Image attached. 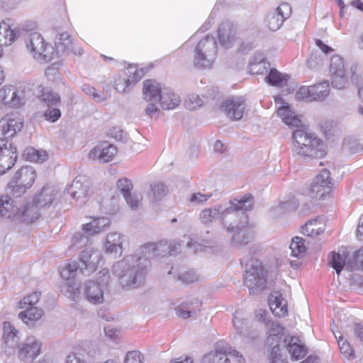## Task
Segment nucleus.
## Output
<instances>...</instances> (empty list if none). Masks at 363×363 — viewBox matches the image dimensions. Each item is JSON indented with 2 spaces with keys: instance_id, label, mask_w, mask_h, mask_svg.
Segmentation results:
<instances>
[{
  "instance_id": "obj_1",
  "label": "nucleus",
  "mask_w": 363,
  "mask_h": 363,
  "mask_svg": "<svg viewBox=\"0 0 363 363\" xmlns=\"http://www.w3.org/2000/svg\"><path fill=\"white\" fill-rule=\"evenodd\" d=\"M277 115L289 126L297 128L293 132L294 151L300 156L321 159L328 154V145L318 136L309 132L302 125V121L289 106L278 108Z\"/></svg>"
},
{
  "instance_id": "obj_2",
  "label": "nucleus",
  "mask_w": 363,
  "mask_h": 363,
  "mask_svg": "<svg viewBox=\"0 0 363 363\" xmlns=\"http://www.w3.org/2000/svg\"><path fill=\"white\" fill-rule=\"evenodd\" d=\"M150 267V261L137 252L116 262L112 267V272L117 277L120 285L129 290L144 284Z\"/></svg>"
},
{
  "instance_id": "obj_3",
  "label": "nucleus",
  "mask_w": 363,
  "mask_h": 363,
  "mask_svg": "<svg viewBox=\"0 0 363 363\" xmlns=\"http://www.w3.org/2000/svg\"><path fill=\"white\" fill-rule=\"evenodd\" d=\"M23 125V120L16 114L6 115L0 119V158L18 159L16 147L7 138L15 135Z\"/></svg>"
},
{
  "instance_id": "obj_4",
  "label": "nucleus",
  "mask_w": 363,
  "mask_h": 363,
  "mask_svg": "<svg viewBox=\"0 0 363 363\" xmlns=\"http://www.w3.org/2000/svg\"><path fill=\"white\" fill-rule=\"evenodd\" d=\"M109 279L108 269L104 268L99 272L96 279L86 281L84 286V294L86 301L94 305L103 303L105 294L108 291Z\"/></svg>"
},
{
  "instance_id": "obj_5",
  "label": "nucleus",
  "mask_w": 363,
  "mask_h": 363,
  "mask_svg": "<svg viewBox=\"0 0 363 363\" xmlns=\"http://www.w3.org/2000/svg\"><path fill=\"white\" fill-rule=\"evenodd\" d=\"M217 51L215 38L206 35L194 48V65L199 69L211 68L217 57Z\"/></svg>"
},
{
  "instance_id": "obj_6",
  "label": "nucleus",
  "mask_w": 363,
  "mask_h": 363,
  "mask_svg": "<svg viewBox=\"0 0 363 363\" xmlns=\"http://www.w3.org/2000/svg\"><path fill=\"white\" fill-rule=\"evenodd\" d=\"M267 273L259 259H252L246 264L244 283L250 294H257L265 289Z\"/></svg>"
},
{
  "instance_id": "obj_7",
  "label": "nucleus",
  "mask_w": 363,
  "mask_h": 363,
  "mask_svg": "<svg viewBox=\"0 0 363 363\" xmlns=\"http://www.w3.org/2000/svg\"><path fill=\"white\" fill-rule=\"evenodd\" d=\"M27 51L38 62H48L53 60L54 48L47 43L37 32L29 33L26 38Z\"/></svg>"
},
{
  "instance_id": "obj_8",
  "label": "nucleus",
  "mask_w": 363,
  "mask_h": 363,
  "mask_svg": "<svg viewBox=\"0 0 363 363\" xmlns=\"http://www.w3.org/2000/svg\"><path fill=\"white\" fill-rule=\"evenodd\" d=\"M230 206L225 208L221 213V220L227 224L231 220L249 223L248 217L244 211H250L254 204V198L251 195H245L242 199H233L230 201Z\"/></svg>"
},
{
  "instance_id": "obj_9",
  "label": "nucleus",
  "mask_w": 363,
  "mask_h": 363,
  "mask_svg": "<svg viewBox=\"0 0 363 363\" xmlns=\"http://www.w3.org/2000/svg\"><path fill=\"white\" fill-rule=\"evenodd\" d=\"M223 224L228 233L234 232L231 238V244L235 247H242L247 245L254 237L253 223L245 224L235 220Z\"/></svg>"
},
{
  "instance_id": "obj_10",
  "label": "nucleus",
  "mask_w": 363,
  "mask_h": 363,
  "mask_svg": "<svg viewBox=\"0 0 363 363\" xmlns=\"http://www.w3.org/2000/svg\"><path fill=\"white\" fill-rule=\"evenodd\" d=\"M228 355L238 359L239 363L245 361L239 352L233 350L228 343L220 342L216 344L213 351L203 356L202 363H230Z\"/></svg>"
},
{
  "instance_id": "obj_11",
  "label": "nucleus",
  "mask_w": 363,
  "mask_h": 363,
  "mask_svg": "<svg viewBox=\"0 0 363 363\" xmlns=\"http://www.w3.org/2000/svg\"><path fill=\"white\" fill-rule=\"evenodd\" d=\"M333 186L334 184L330 172L326 169H323L311 183L309 196L312 199H323L332 191Z\"/></svg>"
},
{
  "instance_id": "obj_12",
  "label": "nucleus",
  "mask_w": 363,
  "mask_h": 363,
  "mask_svg": "<svg viewBox=\"0 0 363 363\" xmlns=\"http://www.w3.org/2000/svg\"><path fill=\"white\" fill-rule=\"evenodd\" d=\"M40 352L41 342L33 336L27 337L17 347L18 358L24 363H33Z\"/></svg>"
},
{
  "instance_id": "obj_13",
  "label": "nucleus",
  "mask_w": 363,
  "mask_h": 363,
  "mask_svg": "<svg viewBox=\"0 0 363 363\" xmlns=\"http://www.w3.org/2000/svg\"><path fill=\"white\" fill-rule=\"evenodd\" d=\"M55 45L53 59L69 52L79 56L83 52L80 47L73 44L70 35L67 32H62L56 35Z\"/></svg>"
},
{
  "instance_id": "obj_14",
  "label": "nucleus",
  "mask_w": 363,
  "mask_h": 363,
  "mask_svg": "<svg viewBox=\"0 0 363 363\" xmlns=\"http://www.w3.org/2000/svg\"><path fill=\"white\" fill-rule=\"evenodd\" d=\"M221 108L230 119L240 120L245 110V100L240 96L229 97L223 102Z\"/></svg>"
},
{
  "instance_id": "obj_15",
  "label": "nucleus",
  "mask_w": 363,
  "mask_h": 363,
  "mask_svg": "<svg viewBox=\"0 0 363 363\" xmlns=\"http://www.w3.org/2000/svg\"><path fill=\"white\" fill-rule=\"evenodd\" d=\"M102 262V255L98 250L86 249L82 252L80 272L89 275L94 272Z\"/></svg>"
},
{
  "instance_id": "obj_16",
  "label": "nucleus",
  "mask_w": 363,
  "mask_h": 363,
  "mask_svg": "<svg viewBox=\"0 0 363 363\" xmlns=\"http://www.w3.org/2000/svg\"><path fill=\"white\" fill-rule=\"evenodd\" d=\"M138 252L139 255L147 258L148 260L154 257H164L167 254L173 255L170 245L165 241L145 244L140 247Z\"/></svg>"
},
{
  "instance_id": "obj_17",
  "label": "nucleus",
  "mask_w": 363,
  "mask_h": 363,
  "mask_svg": "<svg viewBox=\"0 0 363 363\" xmlns=\"http://www.w3.org/2000/svg\"><path fill=\"white\" fill-rule=\"evenodd\" d=\"M58 194L59 191L55 186L45 184L41 190L34 196L33 200L35 203L42 208L48 209L57 199Z\"/></svg>"
},
{
  "instance_id": "obj_18",
  "label": "nucleus",
  "mask_w": 363,
  "mask_h": 363,
  "mask_svg": "<svg viewBox=\"0 0 363 363\" xmlns=\"http://www.w3.org/2000/svg\"><path fill=\"white\" fill-rule=\"evenodd\" d=\"M201 302L197 298L189 297L182 301L176 308L175 311L177 315L186 319L188 318H195L201 311Z\"/></svg>"
},
{
  "instance_id": "obj_19",
  "label": "nucleus",
  "mask_w": 363,
  "mask_h": 363,
  "mask_svg": "<svg viewBox=\"0 0 363 363\" xmlns=\"http://www.w3.org/2000/svg\"><path fill=\"white\" fill-rule=\"evenodd\" d=\"M42 208L37 205L34 200L30 203L18 207V212L16 214V220L26 223H33L40 216V209Z\"/></svg>"
},
{
  "instance_id": "obj_20",
  "label": "nucleus",
  "mask_w": 363,
  "mask_h": 363,
  "mask_svg": "<svg viewBox=\"0 0 363 363\" xmlns=\"http://www.w3.org/2000/svg\"><path fill=\"white\" fill-rule=\"evenodd\" d=\"M289 10V6L287 4H281L278 6L274 11L270 12L267 14L266 21L267 22V26L272 31L278 30L284 20L289 15L288 13H284V11Z\"/></svg>"
},
{
  "instance_id": "obj_21",
  "label": "nucleus",
  "mask_w": 363,
  "mask_h": 363,
  "mask_svg": "<svg viewBox=\"0 0 363 363\" xmlns=\"http://www.w3.org/2000/svg\"><path fill=\"white\" fill-rule=\"evenodd\" d=\"M9 20L2 21L0 23V53L2 52L3 46L13 44L18 38V30L9 23Z\"/></svg>"
},
{
  "instance_id": "obj_22",
  "label": "nucleus",
  "mask_w": 363,
  "mask_h": 363,
  "mask_svg": "<svg viewBox=\"0 0 363 363\" xmlns=\"http://www.w3.org/2000/svg\"><path fill=\"white\" fill-rule=\"evenodd\" d=\"M118 152L117 147L108 141L99 143L89 153V159H113Z\"/></svg>"
},
{
  "instance_id": "obj_23",
  "label": "nucleus",
  "mask_w": 363,
  "mask_h": 363,
  "mask_svg": "<svg viewBox=\"0 0 363 363\" xmlns=\"http://www.w3.org/2000/svg\"><path fill=\"white\" fill-rule=\"evenodd\" d=\"M0 101L9 107L17 108L22 104L23 98L15 87L9 86L0 89Z\"/></svg>"
},
{
  "instance_id": "obj_24",
  "label": "nucleus",
  "mask_w": 363,
  "mask_h": 363,
  "mask_svg": "<svg viewBox=\"0 0 363 363\" xmlns=\"http://www.w3.org/2000/svg\"><path fill=\"white\" fill-rule=\"evenodd\" d=\"M4 334L3 339L5 345V352L10 354L11 351L8 349H13L19 344L18 341L20 337L18 336V331L13 326L10 322L4 323Z\"/></svg>"
},
{
  "instance_id": "obj_25",
  "label": "nucleus",
  "mask_w": 363,
  "mask_h": 363,
  "mask_svg": "<svg viewBox=\"0 0 363 363\" xmlns=\"http://www.w3.org/2000/svg\"><path fill=\"white\" fill-rule=\"evenodd\" d=\"M88 182L82 176L77 177L71 186H69V191L72 197L77 200H82V203H84V199L88 193Z\"/></svg>"
},
{
  "instance_id": "obj_26",
  "label": "nucleus",
  "mask_w": 363,
  "mask_h": 363,
  "mask_svg": "<svg viewBox=\"0 0 363 363\" xmlns=\"http://www.w3.org/2000/svg\"><path fill=\"white\" fill-rule=\"evenodd\" d=\"M284 342L292 359L298 360L306 354L307 348L298 337L286 336Z\"/></svg>"
},
{
  "instance_id": "obj_27",
  "label": "nucleus",
  "mask_w": 363,
  "mask_h": 363,
  "mask_svg": "<svg viewBox=\"0 0 363 363\" xmlns=\"http://www.w3.org/2000/svg\"><path fill=\"white\" fill-rule=\"evenodd\" d=\"M163 89L161 85L154 79H146L143 82V98L148 101H159Z\"/></svg>"
},
{
  "instance_id": "obj_28",
  "label": "nucleus",
  "mask_w": 363,
  "mask_h": 363,
  "mask_svg": "<svg viewBox=\"0 0 363 363\" xmlns=\"http://www.w3.org/2000/svg\"><path fill=\"white\" fill-rule=\"evenodd\" d=\"M235 33L234 27L230 22L222 23L218 30L220 44L225 48H229L235 40Z\"/></svg>"
},
{
  "instance_id": "obj_29",
  "label": "nucleus",
  "mask_w": 363,
  "mask_h": 363,
  "mask_svg": "<svg viewBox=\"0 0 363 363\" xmlns=\"http://www.w3.org/2000/svg\"><path fill=\"white\" fill-rule=\"evenodd\" d=\"M123 236L117 232L110 233L106 236L104 248L107 253L116 255L121 254Z\"/></svg>"
},
{
  "instance_id": "obj_30",
  "label": "nucleus",
  "mask_w": 363,
  "mask_h": 363,
  "mask_svg": "<svg viewBox=\"0 0 363 363\" xmlns=\"http://www.w3.org/2000/svg\"><path fill=\"white\" fill-rule=\"evenodd\" d=\"M161 107L164 110L174 109L181 104L180 96L169 88H164L159 99Z\"/></svg>"
},
{
  "instance_id": "obj_31",
  "label": "nucleus",
  "mask_w": 363,
  "mask_h": 363,
  "mask_svg": "<svg viewBox=\"0 0 363 363\" xmlns=\"http://www.w3.org/2000/svg\"><path fill=\"white\" fill-rule=\"evenodd\" d=\"M36 178V172L32 167H23L16 172L14 179L15 182H18L26 188L30 189L33 184Z\"/></svg>"
},
{
  "instance_id": "obj_32",
  "label": "nucleus",
  "mask_w": 363,
  "mask_h": 363,
  "mask_svg": "<svg viewBox=\"0 0 363 363\" xmlns=\"http://www.w3.org/2000/svg\"><path fill=\"white\" fill-rule=\"evenodd\" d=\"M329 263L335 270L337 274H340L342 269L347 270V264H352L351 257H349L345 250H339L337 252H332Z\"/></svg>"
},
{
  "instance_id": "obj_33",
  "label": "nucleus",
  "mask_w": 363,
  "mask_h": 363,
  "mask_svg": "<svg viewBox=\"0 0 363 363\" xmlns=\"http://www.w3.org/2000/svg\"><path fill=\"white\" fill-rule=\"evenodd\" d=\"M269 306L270 310L276 316L284 317L288 313L286 301L278 292L272 294Z\"/></svg>"
},
{
  "instance_id": "obj_34",
  "label": "nucleus",
  "mask_w": 363,
  "mask_h": 363,
  "mask_svg": "<svg viewBox=\"0 0 363 363\" xmlns=\"http://www.w3.org/2000/svg\"><path fill=\"white\" fill-rule=\"evenodd\" d=\"M18 207L13 199L8 196H0V217L16 220Z\"/></svg>"
},
{
  "instance_id": "obj_35",
  "label": "nucleus",
  "mask_w": 363,
  "mask_h": 363,
  "mask_svg": "<svg viewBox=\"0 0 363 363\" xmlns=\"http://www.w3.org/2000/svg\"><path fill=\"white\" fill-rule=\"evenodd\" d=\"M110 225V220L106 217L93 218L89 223L83 225V230L89 235H95L106 230Z\"/></svg>"
},
{
  "instance_id": "obj_36",
  "label": "nucleus",
  "mask_w": 363,
  "mask_h": 363,
  "mask_svg": "<svg viewBox=\"0 0 363 363\" xmlns=\"http://www.w3.org/2000/svg\"><path fill=\"white\" fill-rule=\"evenodd\" d=\"M223 211L220 205H216L213 208H205L200 213L199 220L204 225H208L218 217L221 218Z\"/></svg>"
},
{
  "instance_id": "obj_37",
  "label": "nucleus",
  "mask_w": 363,
  "mask_h": 363,
  "mask_svg": "<svg viewBox=\"0 0 363 363\" xmlns=\"http://www.w3.org/2000/svg\"><path fill=\"white\" fill-rule=\"evenodd\" d=\"M289 79V76L288 74H282L275 68H272L268 75L265 77V80L268 84L279 87L286 85Z\"/></svg>"
},
{
  "instance_id": "obj_38",
  "label": "nucleus",
  "mask_w": 363,
  "mask_h": 363,
  "mask_svg": "<svg viewBox=\"0 0 363 363\" xmlns=\"http://www.w3.org/2000/svg\"><path fill=\"white\" fill-rule=\"evenodd\" d=\"M26 308L18 314V317L28 325H32L33 322L37 321L43 316V311L40 308L37 307H27Z\"/></svg>"
},
{
  "instance_id": "obj_39",
  "label": "nucleus",
  "mask_w": 363,
  "mask_h": 363,
  "mask_svg": "<svg viewBox=\"0 0 363 363\" xmlns=\"http://www.w3.org/2000/svg\"><path fill=\"white\" fill-rule=\"evenodd\" d=\"M325 230L324 225L318 219L308 221L301 228L303 235L308 237H315Z\"/></svg>"
},
{
  "instance_id": "obj_40",
  "label": "nucleus",
  "mask_w": 363,
  "mask_h": 363,
  "mask_svg": "<svg viewBox=\"0 0 363 363\" xmlns=\"http://www.w3.org/2000/svg\"><path fill=\"white\" fill-rule=\"evenodd\" d=\"M150 189L149 196L154 202L161 200L168 193L167 186L162 182H156L151 184Z\"/></svg>"
},
{
  "instance_id": "obj_41",
  "label": "nucleus",
  "mask_w": 363,
  "mask_h": 363,
  "mask_svg": "<svg viewBox=\"0 0 363 363\" xmlns=\"http://www.w3.org/2000/svg\"><path fill=\"white\" fill-rule=\"evenodd\" d=\"M312 99L313 101H322L329 94V83L323 82L311 86Z\"/></svg>"
},
{
  "instance_id": "obj_42",
  "label": "nucleus",
  "mask_w": 363,
  "mask_h": 363,
  "mask_svg": "<svg viewBox=\"0 0 363 363\" xmlns=\"http://www.w3.org/2000/svg\"><path fill=\"white\" fill-rule=\"evenodd\" d=\"M82 89L85 94L90 96L94 101L98 103L106 101L110 97V94L108 93L106 95L100 94L94 87L88 84H83Z\"/></svg>"
},
{
  "instance_id": "obj_43",
  "label": "nucleus",
  "mask_w": 363,
  "mask_h": 363,
  "mask_svg": "<svg viewBox=\"0 0 363 363\" xmlns=\"http://www.w3.org/2000/svg\"><path fill=\"white\" fill-rule=\"evenodd\" d=\"M331 74V84L333 88L337 89H343L348 84V77L346 72L332 73Z\"/></svg>"
},
{
  "instance_id": "obj_44",
  "label": "nucleus",
  "mask_w": 363,
  "mask_h": 363,
  "mask_svg": "<svg viewBox=\"0 0 363 363\" xmlns=\"http://www.w3.org/2000/svg\"><path fill=\"white\" fill-rule=\"evenodd\" d=\"M289 248L291 255L296 257L302 256L306 250L304 240L300 237H295L292 239Z\"/></svg>"
},
{
  "instance_id": "obj_45",
  "label": "nucleus",
  "mask_w": 363,
  "mask_h": 363,
  "mask_svg": "<svg viewBox=\"0 0 363 363\" xmlns=\"http://www.w3.org/2000/svg\"><path fill=\"white\" fill-rule=\"evenodd\" d=\"M352 264H347V271L363 270V247L351 257Z\"/></svg>"
},
{
  "instance_id": "obj_46",
  "label": "nucleus",
  "mask_w": 363,
  "mask_h": 363,
  "mask_svg": "<svg viewBox=\"0 0 363 363\" xmlns=\"http://www.w3.org/2000/svg\"><path fill=\"white\" fill-rule=\"evenodd\" d=\"M123 197L126 201V203L132 211H136L140 207L143 200L141 194L130 191V193L123 196Z\"/></svg>"
},
{
  "instance_id": "obj_47",
  "label": "nucleus",
  "mask_w": 363,
  "mask_h": 363,
  "mask_svg": "<svg viewBox=\"0 0 363 363\" xmlns=\"http://www.w3.org/2000/svg\"><path fill=\"white\" fill-rule=\"evenodd\" d=\"M61 291L69 298L74 300L79 296V291L78 286L73 281H66L61 286Z\"/></svg>"
},
{
  "instance_id": "obj_48",
  "label": "nucleus",
  "mask_w": 363,
  "mask_h": 363,
  "mask_svg": "<svg viewBox=\"0 0 363 363\" xmlns=\"http://www.w3.org/2000/svg\"><path fill=\"white\" fill-rule=\"evenodd\" d=\"M80 270V265L77 262H72L68 263L61 271V277L66 281H69L73 279L77 273L78 270Z\"/></svg>"
},
{
  "instance_id": "obj_49",
  "label": "nucleus",
  "mask_w": 363,
  "mask_h": 363,
  "mask_svg": "<svg viewBox=\"0 0 363 363\" xmlns=\"http://www.w3.org/2000/svg\"><path fill=\"white\" fill-rule=\"evenodd\" d=\"M249 324L248 319L243 317V313L240 311H236L234 313L233 325L238 333H242L247 328Z\"/></svg>"
},
{
  "instance_id": "obj_50",
  "label": "nucleus",
  "mask_w": 363,
  "mask_h": 363,
  "mask_svg": "<svg viewBox=\"0 0 363 363\" xmlns=\"http://www.w3.org/2000/svg\"><path fill=\"white\" fill-rule=\"evenodd\" d=\"M114 87L119 93H127L133 86L130 78L124 79L121 77L116 78L114 82Z\"/></svg>"
},
{
  "instance_id": "obj_51",
  "label": "nucleus",
  "mask_w": 363,
  "mask_h": 363,
  "mask_svg": "<svg viewBox=\"0 0 363 363\" xmlns=\"http://www.w3.org/2000/svg\"><path fill=\"white\" fill-rule=\"evenodd\" d=\"M23 159H43L48 157L47 152L43 150H36L33 147H27L23 152Z\"/></svg>"
},
{
  "instance_id": "obj_52",
  "label": "nucleus",
  "mask_w": 363,
  "mask_h": 363,
  "mask_svg": "<svg viewBox=\"0 0 363 363\" xmlns=\"http://www.w3.org/2000/svg\"><path fill=\"white\" fill-rule=\"evenodd\" d=\"M345 71V63L342 57L335 55L331 57L330 65V72L336 73Z\"/></svg>"
},
{
  "instance_id": "obj_53",
  "label": "nucleus",
  "mask_w": 363,
  "mask_h": 363,
  "mask_svg": "<svg viewBox=\"0 0 363 363\" xmlns=\"http://www.w3.org/2000/svg\"><path fill=\"white\" fill-rule=\"evenodd\" d=\"M335 337L337 340L340 352L345 357H354V351L350 343L344 340L342 335L339 337L335 335Z\"/></svg>"
},
{
  "instance_id": "obj_54",
  "label": "nucleus",
  "mask_w": 363,
  "mask_h": 363,
  "mask_svg": "<svg viewBox=\"0 0 363 363\" xmlns=\"http://www.w3.org/2000/svg\"><path fill=\"white\" fill-rule=\"evenodd\" d=\"M40 293L38 291L34 292L23 298L19 303L20 308H26L27 307H33L38 303Z\"/></svg>"
},
{
  "instance_id": "obj_55",
  "label": "nucleus",
  "mask_w": 363,
  "mask_h": 363,
  "mask_svg": "<svg viewBox=\"0 0 363 363\" xmlns=\"http://www.w3.org/2000/svg\"><path fill=\"white\" fill-rule=\"evenodd\" d=\"M311 86H301L296 93V99L298 101H313Z\"/></svg>"
},
{
  "instance_id": "obj_56",
  "label": "nucleus",
  "mask_w": 363,
  "mask_h": 363,
  "mask_svg": "<svg viewBox=\"0 0 363 363\" xmlns=\"http://www.w3.org/2000/svg\"><path fill=\"white\" fill-rule=\"evenodd\" d=\"M199 276L193 269L185 271L178 275V279L185 284H191L199 280Z\"/></svg>"
},
{
  "instance_id": "obj_57",
  "label": "nucleus",
  "mask_w": 363,
  "mask_h": 363,
  "mask_svg": "<svg viewBox=\"0 0 363 363\" xmlns=\"http://www.w3.org/2000/svg\"><path fill=\"white\" fill-rule=\"evenodd\" d=\"M108 135L114 138L116 141L125 142L127 140V133L119 126H114L108 130Z\"/></svg>"
},
{
  "instance_id": "obj_58",
  "label": "nucleus",
  "mask_w": 363,
  "mask_h": 363,
  "mask_svg": "<svg viewBox=\"0 0 363 363\" xmlns=\"http://www.w3.org/2000/svg\"><path fill=\"white\" fill-rule=\"evenodd\" d=\"M124 363H145L144 357L139 351H130L126 354Z\"/></svg>"
},
{
  "instance_id": "obj_59",
  "label": "nucleus",
  "mask_w": 363,
  "mask_h": 363,
  "mask_svg": "<svg viewBox=\"0 0 363 363\" xmlns=\"http://www.w3.org/2000/svg\"><path fill=\"white\" fill-rule=\"evenodd\" d=\"M323 61V54L318 51H313L311 53L307 65L310 68H315L322 64Z\"/></svg>"
},
{
  "instance_id": "obj_60",
  "label": "nucleus",
  "mask_w": 363,
  "mask_h": 363,
  "mask_svg": "<svg viewBox=\"0 0 363 363\" xmlns=\"http://www.w3.org/2000/svg\"><path fill=\"white\" fill-rule=\"evenodd\" d=\"M89 242L87 236L81 233H76L72 239V245L74 247L82 248L86 246Z\"/></svg>"
},
{
  "instance_id": "obj_61",
  "label": "nucleus",
  "mask_w": 363,
  "mask_h": 363,
  "mask_svg": "<svg viewBox=\"0 0 363 363\" xmlns=\"http://www.w3.org/2000/svg\"><path fill=\"white\" fill-rule=\"evenodd\" d=\"M211 194H203L200 192L194 193L191 194L189 199L193 205H202L206 203L210 198Z\"/></svg>"
},
{
  "instance_id": "obj_62",
  "label": "nucleus",
  "mask_w": 363,
  "mask_h": 363,
  "mask_svg": "<svg viewBox=\"0 0 363 363\" xmlns=\"http://www.w3.org/2000/svg\"><path fill=\"white\" fill-rule=\"evenodd\" d=\"M117 186L120 189L123 196L126 195L133 189V184L130 179L123 178L117 182Z\"/></svg>"
},
{
  "instance_id": "obj_63",
  "label": "nucleus",
  "mask_w": 363,
  "mask_h": 363,
  "mask_svg": "<svg viewBox=\"0 0 363 363\" xmlns=\"http://www.w3.org/2000/svg\"><path fill=\"white\" fill-rule=\"evenodd\" d=\"M267 326H268L267 333L269 337H277L284 330V328L278 322H269Z\"/></svg>"
},
{
  "instance_id": "obj_64",
  "label": "nucleus",
  "mask_w": 363,
  "mask_h": 363,
  "mask_svg": "<svg viewBox=\"0 0 363 363\" xmlns=\"http://www.w3.org/2000/svg\"><path fill=\"white\" fill-rule=\"evenodd\" d=\"M65 363H88L82 354L81 353H71L66 357Z\"/></svg>"
}]
</instances>
